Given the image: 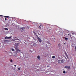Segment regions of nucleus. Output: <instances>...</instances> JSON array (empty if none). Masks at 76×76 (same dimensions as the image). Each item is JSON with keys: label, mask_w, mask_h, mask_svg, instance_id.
<instances>
[{"label": "nucleus", "mask_w": 76, "mask_h": 76, "mask_svg": "<svg viewBox=\"0 0 76 76\" xmlns=\"http://www.w3.org/2000/svg\"><path fill=\"white\" fill-rule=\"evenodd\" d=\"M14 66L15 67H16V65H14Z\"/></svg>", "instance_id": "nucleus-29"}, {"label": "nucleus", "mask_w": 76, "mask_h": 76, "mask_svg": "<svg viewBox=\"0 0 76 76\" xmlns=\"http://www.w3.org/2000/svg\"><path fill=\"white\" fill-rule=\"evenodd\" d=\"M68 35H69L70 37H71V35L70 34H68Z\"/></svg>", "instance_id": "nucleus-23"}, {"label": "nucleus", "mask_w": 76, "mask_h": 76, "mask_svg": "<svg viewBox=\"0 0 76 76\" xmlns=\"http://www.w3.org/2000/svg\"><path fill=\"white\" fill-rule=\"evenodd\" d=\"M1 16H3V15H0Z\"/></svg>", "instance_id": "nucleus-30"}, {"label": "nucleus", "mask_w": 76, "mask_h": 76, "mask_svg": "<svg viewBox=\"0 0 76 76\" xmlns=\"http://www.w3.org/2000/svg\"><path fill=\"white\" fill-rule=\"evenodd\" d=\"M15 49L16 53H21V51L19 50L18 47L16 45L15 46Z\"/></svg>", "instance_id": "nucleus-1"}, {"label": "nucleus", "mask_w": 76, "mask_h": 76, "mask_svg": "<svg viewBox=\"0 0 76 76\" xmlns=\"http://www.w3.org/2000/svg\"><path fill=\"white\" fill-rule=\"evenodd\" d=\"M49 44H50V43H49Z\"/></svg>", "instance_id": "nucleus-33"}, {"label": "nucleus", "mask_w": 76, "mask_h": 76, "mask_svg": "<svg viewBox=\"0 0 76 76\" xmlns=\"http://www.w3.org/2000/svg\"><path fill=\"white\" fill-rule=\"evenodd\" d=\"M4 29L5 30H6V31H8V28H4Z\"/></svg>", "instance_id": "nucleus-13"}, {"label": "nucleus", "mask_w": 76, "mask_h": 76, "mask_svg": "<svg viewBox=\"0 0 76 76\" xmlns=\"http://www.w3.org/2000/svg\"><path fill=\"white\" fill-rule=\"evenodd\" d=\"M4 42H5V43H6L7 42H9V40H5L4 41Z\"/></svg>", "instance_id": "nucleus-9"}, {"label": "nucleus", "mask_w": 76, "mask_h": 76, "mask_svg": "<svg viewBox=\"0 0 76 76\" xmlns=\"http://www.w3.org/2000/svg\"><path fill=\"white\" fill-rule=\"evenodd\" d=\"M29 51L30 52H31L32 53H33V51H34V52H33V53H35V51H34V50L33 49H30Z\"/></svg>", "instance_id": "nucleus-4"}, {"label": "nucleus", "mask_w": 76, "mask_h": 76, "mask_svg": "<svg viewBox=\"0 0 76 76\" xmlns=\"http://www.w3.org/2000/svg\"><path fill=\"white\" fill-rule=\"evenodd\" d=\"M12 51H15V49H12Z\"/></svg>", "instance_id": "nucleus-17"}, {"label": "nucleus", "mask_w": 76, "mask_h": 76, "mask_svg": "<svg viewBox=\"0 0 76 76\" xmlns=\"http://www.w3.org/2000/svg\"><path fill=\"white\" fill-rule=\"evenodd\" d=\"M59 56H58V57H59Z\"/></svg>", "instance_id": "nucleus-31"}, {"label": "nucleus", "mask_w": 76, "mask_h": 76, "mask_svg": "<svg viewBox=\"0 0 76 76\" xmlns=\"http://www.w3.org/2000/svg\"><path fill=\"white\" fill-rule=\"evenodd\" d=\"M51 31V29L50 28H49V31Z\"/></svg>", "instance_id": "nucleus-25"}, {"label": "nucleus", "mask_w": 76, "mask_h": 76, "mask_svg": "<svg viewBox=\"0 0 76 76\" xmlns=\"http://www.w3.org/2000/svg\"><path fill=\"white\" fill-rule=\"evenodd\" d=\"M37 39L39 41V42H41V39H40V38H39V37H37Z\"/></svg>", "instance_id": "nucleus-6"}, {"label": "nucleus", "mask_w": 76, "mask_h": 76, "mask_svg": "<svg viewBox=\"0 0 76 76\" xmlns=\"http://www.w3.org/2000/svg\"><path fill=\"white\" fill-rule=\"evenodd\" d=\"M66 60H67V58H66Z\"/></svg>", "instance_id": "nucleus-34"}, {"label": "nucleus", "mask_w": 76, "mask_h": 76, "mask_svg": "<svg viewBox=\"0 0 76 76\" xmlns=\"http://www.w3.org/2000/svg\"><path fill=\"white\" fill-rule=\"evenodd\" d=\"M65 67L66 69H70V66H65Z\"/></svg>", "instance_id": "nucleus-7"}, {"label": "nucleus", "mask_w": 76, "mask_h": 76, "mask_svg": "<svg viewBox=\"0 0 76 76\" xmlns=\"http://www.w3.org/2000/svg\"><path fill=\"white\" fill-rule=\"evenodd\" d=\"M58 45L59 47H61V45L60 44V43H59L58 44Z\"/></svg>", "instance_id": "nucleus-15"}, {"label": "nucleus", "mask_w": 76, "mask_h": 76, "mask_svg": "<svg viewBox=\"0 0 76 76\" xmlns=\"http://www.w3.org/2000/svg\"><path fill=\"white\" fill-rule=\"evenodd\" d=\"M37 59H38V60H40V59H41V58H40L39 56H37Z\"/></svg>", "instance_id": "nucleus-10"}, {"label": "nucleus", "mask_w": 76, "mask_h": 76, "mask_svg": "<svg viewBox=\"0 0 76 76\" xmlns=\"http://www.w3.org/2000/svg\"><path fill=\"white\" fill-rule=\"evenodd\" d=\"M18 69L19 70H20V68H18Z\"/></svg>", "instance_id": "nucleus-24"}, {"label": "nucleus", "mask_w": 76, "mask_h": 76, "mask_svg": "<svg viewBox=\"0 0 76 76\" xmlns=\"http://www.w3.org/2000/svg\"><path fill=\"white\" fill-rule=\"evenodd\" d=\"M5 18H10L9 16H4Z\"/></svg>", "instance_id": "nucleus-16"}, {"label": "nucleus", "mask_w": 76, "mask_h": 76, "mask_svg": "<svg viewBox=\"0 0 76 76\" xmlns=\"http://www.w3.org/2000/svg\"><path fill=\"white\" fill-rule=\"evenodd\" d=\"M63 73L65 74L66 73V71H63Z\"/></svg>", "instance_id": "nucleus-20"}, {"label": "nucleus", "mask_w": 76, "mask_h": 76, "mask_svg": "<svg viewBox=\"0 0 76 76\" xmlns=\"http://www.w3.org/2000/svg\"><path fill=\"white\" fill-rule=\"evenodd\" d=\"M24 28H25L24 27H23L22 28V29L23 30V29H24Z\"/></svg>", "instance_id": "nucleus-21"}, {"label": "nucleus", "mask_w": 76, "mask_h": 76, "mask_svg": "<svg viewBox=\"0 0 76 76\" xmlns=\"http://www.w3.org/2000/svg\"><path fill=\"white\" fill-rule=\"evenodd\" d=\"M71 39L72 40H74V39H75V37H72L71 38Z\"/></svg>", "instance_id": "nucleus-12"}, {"label": "nucleus", "mask_w": 76, "mask_h": 76, "mask_svg": "<svg viewBox=\"0 0 76 76\" xmlns=\"http://www.w3.org/2000/svg\"><path fill=\"white\" fill-rule=\"evenodd\" d=\"M15 56H16V57H17V53H16Z\"/></svg>", "instance_id": "nucleus-27"}, {"label": "nucleus", "mask_w": 76, "mask_h": 76, "mask_svg": "<svg viewBox=\"0 0 76 76\" xmlns=\"http://www.w3.org/2000/svg\"><path fill=\"white\" fill-rule=\"evenodd\" d=\"M36 35H37V34H36Z\"/></svg>", "instance_id": "nucleus-35"}, {"label": "nucleus", "mask_w": 76, "mask_h": 76, "mask_svg": "<svg viewBox=\"0 0 76 76\" xmlns=\"http://www.w3.org/2000/svg\"><path fill=\"white\" fill-rule=\"evenodd\" d=\"M55 56H52V58H55Z\"/></svg>", "instance_id": "nucleus-18"}, {"label": "nucleus", "mask_w": 76, "mask_h": 76, "mask_svg": "<svg viewBox=\"0 0 76 76\" xmlns=\"http://www.w3.org/2000/svg\"><path fill=\"white\" fill-rule=\"evenodd\" d=\"M58 63H60V64L61 63H63L64 62V61L62 60H59L58 61Z\"/></svg>", "instance_id": "nucleus-3"}, {"label": "nucleus", "mask_w": 76, "mask_h": 76, "mask_svg": "<svg viewBox=\"0 0 76 76\" xmlns=\"http://www.w3.org/2000/svg\"><path fill=\"white\" fill-rule=\"evenodd\" d=\"M75 50H76V46H75Z\"/></svg>", "instance_id": "nucleus-28"}, {"label": "nucleus", "mask_w": 76, "mask_h": 76, "mask_svg": "<svg viewBox=\"0 0 76 76\" xmlns=\"http://www.w3.org/2000/svg\"><path fill=\"white\" fill-rule=\"evenodd\" d=\"M41 24L40 23L39 24V29H41Z\"/></svg>", "instance_id": "nucleus-8"}, {"label": "nucleus", "mask_w": 76, "mask_h": 76, "mask_svg": "<svg viewBox=\"0 0 76 76\" xmlns=\"http://www.w3.org/2000/svg\"><path fill=\"white\" fill-rule=\"evenodd\" d=\"M36 35H37V34H36Z\"/></svg>", "instance_id": "nucleus-36"}, {"label": "nucleus", "mask_w": 76, "mask_h": 76, "mask_svg": "<svg viewBox=\"0 0 76 76\" xmlns=\"http://www.w3.org/2000/svg\"><path fill=\"white\" fill-rule=\"evenodd\" d=\"M12 38V37H6L5 38V39H10Z\"/></svg>", "instance_id": "nucleus-5"}, {"label": "nucleus", "mask_w": 76, "mask_h": 76, "mask_svg": "<svg viewBox=\"0 0 76 76\" xmlns=\"http://www.w3.org/2000/svg\"><path fill=\"white\" fill-rule=\"evenodd\" d=\"M33 45H37V44L36 43H34L33 44Z\"/></svg>", "instance_id": "nucleus-19"}, {"label": "nucleus", "mask_w": 76, "mask_h": 76, "mask_svg": "<svg viewBox=\"0 0 76 76\" xmlns=\"http://www.w3.org/2000/svg\"><path fill=\"white\" fill-rule=\"evenodd\" d=\"M10 62H12L13 61V60H12V59L10 60Z\"/></svg>", "instance_id": "nucleus-22"}, {"label": "nucleus", "mask_w": 76, "mask_h": 76, "mask_svg": "<svg viewBox=\"0 0 76 76\" xmlns=\"http://www.w3.org/2000/svg\"><path fill=\"white\" fill-rule=\"evenodd\" d=\"M12 40L13 41H15L16 40L18 41V42H19V41H20V40H19V39H18V38H17L16 37H15V38L13 39Z\"/></svg>", "instance_id": "nucleus-2"}, {"label": "nucleus", "mask_w": 76, "mask_h": 76, "mask_svg": "<svg viewBox=\"0 0 76 76\" xmlns=\"http://www.w3.org/2000/svg\"><path fill=\"white\" fill-rule=\"evenodd\" d=\"M5 20H7V19L6 18H5Z\"/></svg>", "instance_id": "nucleus-26"}, {"label": "nucleus", "mask_w": 76, "mask_h": 76, "mask_svg": "<svg viewBox=\"0 0 76 76\" xmlns=\"http://www.w3.org/2000/svg\"><path fill=\"white\" fill-rule=\"evenodd\" d=\"M48 72H47V73H48Z\"/></svg>", "instance_id": "nucleus-32"}, {"label": "nucleus", "mask_w": 76, "mask_h": 76, "mask_svg": "<svg viewBox=\"0 0 76 76\" xmlns=\"http://www.w3.org/2000/svg\"><path fill=\"white\" fill-rule=\"evenodd\" d=\"M65 40L66 41H67V40L68 39V38H66V37H65Z\"/></svg>", "instance_id": "nucleus-14"}, {"label": "nucleus", "mask_w": 76, "mask_h": 76, "mask_svg": "<svg viewBox=\"0 0 76 76\" xmlns=\"http://www.w3.org/2000/svg\"><path fill=\"white\" fill-rule=\"evenodd\" d=\"M65 54L66 56V57H67V58H69L68 57V55H67V53H65Z\"/></svg>", "instance_id": "nucleus-11"}]
</instances>
